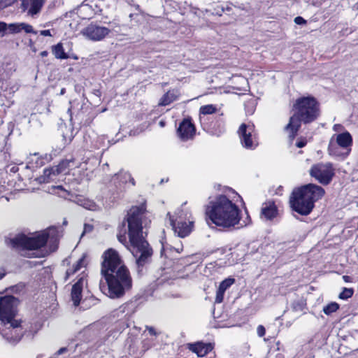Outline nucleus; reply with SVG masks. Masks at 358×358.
I'll use <instances>...</instances> for the list:
<instances>
[{"instance_id":"5","label":"nucleus","mask_w":358,"mask_h":358,"mask_svg":"<svg viewBox=\"0 0 358 358\" xmlns=\"http://www.w3.org/2000/svg\"><path fill=\"white\" fill-rule=\"evenodd\" d=\"M324 189L315 184H308L293 190L289 199L293 210L301 215H308L313 210L315 202L324 194Z\"/></svg>"},{"instance_id":"12","label":"nucleus","mask_w":358,"mask_h":358,"mask_svg":"<svg viewBox=\"0 0 358 358\" xmlns=\"http://www.w3.org/2000/svg\"><path fill=\"white\" fill-rule=\"evenodd\" d=\"M78 167V165L75 164V159L71 157L70 159H65L62 160L57 166L45 169L43 171V181L48 182L52 180L53 176H56L61 173L65 172L66 169Z\"/></svg>"},{"instance_id":"23","label":"nucleus","mask_w":358,"mask_h":358,"mask_svg":"<svg viewBox=\"0 0 358 358\" xmlns=\"http://www.w3.org/2000/svg\"><path fill=\"white\" fill-rule=\"evenodd\" d=\"M177 98L176 92L173 91H169L166 93L161 99L159 105L167 106L171 102L174 101Z\"/></svg>"},{"instance_id":"49","label":"nucleus","mask_w":358,"mask_h":358,"mask_svg":"<svg viewBox=\"0 0 358 358\" xmlns=\"http://www.w3.org/2000/svg\"><path fill=\"white\" fill-rule=\"evenodd\" d=\"M65 92H66V90H65V88H62V89L61 90V91H60L59 94H60V95H63V94H65Z\"/></svg>"},{"instance_id":"18","label":"nucleus","mask_w":358,"mask_h":358,"mask_svg":"<svg viewBox=\"0 0 358 358\" xmlns=\"http://www.w3.org/2000/svg\"><path fill=\"white\" fill-rule=\"evenodd\" d=\"M189 349L195 352L198 357H203L212 350V346L210 343H197L192 344Z\"/></svg>"},{"instance_id":"35","label":"nucleus","mask_w":358,"mask_h":358,"mask_svg":"<svg viewBox=\"0 0 358 358\" xmlns=\"http://www.w3.org/2000/svg\"><path fill=\"white\" fill-rule=\"evenodd\" d=\"M224 292H225L224 291H222L219 288L217 289V292H216V297H215L216 303H220L222 302L223 299H224Z\"/></svg>"},{"instance_id":"21","label":"nucleus","mask_w":358,"mask_h":358,"mask_svg":"<svg viewBox=\"0 0 358 358\" xmlns=\"http://www.w3.org/2000/svg\"><path fill=\"white\" fill-rule=\"evenodd\" d=\"M85 263V256L80 258L76 264L73 265L72 268H69L66 272V277L65 280H67L71 275H73L75 273H76L78 271H79L81 267L84 266Z\"/></svg>"},{"instance_id":"31","label":"nucleus","mask_w":358,"mask_h":358,"mask_svg":"<svg viewBox=\"0 0 358 358\" xmlns=\"http://www.w3.org/2000/svg\"><path fill=\"white\" fill-rule=\"evenodd\" d=\"M8 29L10 34L19 33L21 31L20 23L9 24H8Z\"/></svg>"},{"instance_id":"19","label":"nucleus","mask_w":358,"mask_h":358,"mask_svg":"<svg viewBox=\"0 0 358 358\" xmlns=\"http://www.w3.org/2000/svg\"><path fill=\"white\" fill-rule=\"evenodd\" d=\"M44 3L45 0H31V5L28 13L32 16L38 14L41 11Z\"/></svg>"},{"instance_id":"13","label":"nucleus","mask_w":358,"mask_h":358,"mask_svg":"<svg viewBox=\"0 0 358 358\" xmlns=\"http://www.w3.org/2000/svg\"><path fill=\"white\" fill-rule=\"evenodd\" d=\"M109 32L108 28L94 24H89L82 31V34L86 38L94 41L102 40Z\"/></svg>"},{"instance_id":"16","label":"nucleus","mask_w":358,"mask_h":358,"mask_svg":"<svg viewBox=\"0 0 358 358\" xmlns=\"http://www.w3.org/2000/svg\"><path fill=\"white\" fill-rule=\"evenodd\" d=\"M278 215V209L273 201H268L263 203L262 210H261V215L264 217L266 220H272L275 217Z\"/></svg>"},{"instance_id":"3","label":"nucleus","mask_w":358,"mask_h":358,"mask_svg":"<svg viewBox=\"0 0 358 358\" xmlns=\"http://www.w3.org/2000/svg\"><path fill=\"white\" fill-rule=\"evenodd\" d=\"M206 213L210 220L217 227L231 229L238 225L243 227L250 223V217L245 211L246 217L241 219V210L236 203L224 194L211 199L206 206Z\"/></svg>"},{"instance_id":"34","label":"nucleus","mask_w":358,"mask_h":358,"mask_svg":"<svg viewBox=\"0 0 358 358\" xmlns=\"http://www.w3.org/2000/svg\"><path fill=\"white\" fill-rule=\"evenodd\" d=\"M224 13V11L223 3L217 4L213 8V13H214L217 15L221 16Z\"/></svg>"},{"instance_id":"32","label":"nucleus","mask_w":358,"mask_h":358,"mask_svg":"<svg viewBox=\"0 0 358 358\" xmlns=\"http://www.w3.org/2000/svg\"><path fill=\"white\" fill-rule=\"evenodd\" d=\"M292 308L294 311H302L305 306V303L302 300L294 301L292 303Z\"/></svg>"},{"instance_id":"9","label":"nucleus","mask_w":358,"mask_h":358,"mask_svg":"<svg viewBox=\"0 0 358 358\" xmlns=\"http://www.w3.org/2000/svg\"><path fill=\"white\" fill-rule=\"evenodd\" d=\"M309 173L320 184L327 185L335 176V169L331 162L317 163L311 166Z\"/></svg>"},{"instance_id":"30","label":"nucleus","mask_w":358,"mask_h":358,"mask_svg":"<svg viewBox=\"0 0 358 358\" xmlns=\"http://www.w3.org/2000/svg\"><path fill=\"white\" fill-rule=\"evenodd\" d=\"M234 282V279L233 278H227L223 280L219 285V289L222 291H226L231 285H232Z\"/></svg>"},{"instance_id":"33","label":"nucleus","mask_w":358,"mask_h":358,"mask_svg":"<svg viewBox=\"0 0 358 358\" xmlns=\"http://www.w3.org/2000/svg\"><path fill=\"white\" fill-rule=\"evenodd\" d=\"M20 26H21V30H24L27 34H29V33H32L34 34H37V31H36L34 29L33 27L29 24L22 22V23H20Z\"/></svg>"},{"instance_id":"8","label":"nucleus","mask_w":358,"mask_h":358,"mask_svg":"<svg viewBox=\"0 0 358 358\" xmlns=\"http://www.w3.org/2000/svg\"><path fill=\"white\" fill-rule=\"evenodd\" d=\"M0 324V334L8 343L15 345L21 340L24 330L19 321L13 320Z\"/></svg>"},{"instance_id":"22","label":"nucleus","mask_w":358,"mask_h":358,"mask_svg":"<svg viewBox=\"0 0 358 358\" xmlns=\"http://www.w3.org/2000/svg\"><path fill=\"white\" fill-rule=\"evenodd\" d=\"M8 80H2L0 78V105L6 106V103L3 100V96L8 99Z\"/></svg>"},{"instance_id":"36","label":"nucleus","mask_w":358,"mask_h":358,"mask_svg":"<svg viewBox=\"0 0 358 358\" xmlns=\"http://www.w3.org/2000/svg\"><path fill=\"white\" fill-rule=\"evenodd\" d=\"M224 5V13H227L228 15L231 14V12L233 10V5L231 3L226 2L223 3Z\"/></svg>"},{"instance_id":"37","label":"nucleus","mask_w":358,"mask_h":358,"mask_svg":"<svg viewBox=\"0 0 358 358\" xmlns=\"http://www.w3.org/2000/svg\"><path fill=\"white\" fill-rule=\"evenodd\" d=\"M257 333L259 337H262L265 335L266 329L263 325H259L257 328Z\"/></svg>"},{"instance_id":"43","label":"nucleus","mask_w":358,"mask_h":358,"mask_svg":"<svg viewBox=\"0 0 358 358\" xmlns=\"http://www.w3.org/2000/svg\"><path fill=\"white\" fill-rule=\"evenodd\" d=\"M307 143V141L306 140H301L299 141H297L296 143V147L298 148H303L304 147Z\"/></svg>"},{"instance_id":"14","label":"nucleus","mask_w":358,"mask_h":358,"mask_svg":"<svg viewBox=\"0 0 358 358\" xmlns=\"http://www.w3.org/2000/svg\"><path fill=\"white\" fill-rule=\"evenodd\" d=\"M177 134L181 140H189L192 138L195 134L194 125L189 119H184L179 124Z\"/></svg>"},{"instance_id":"2","label":"nucleus","mask_w":358,"mask_h":358,"mask_svg":"<svg viewBox=\"0 0 358 358\" xmlns=\"http://www.w3.org/2000/svg\"><path fill=\"white\" fill-rule=\"evenodd\" d=\"M145 211V207L142 204L131 207L127 215L129 238V246L127 247L136 257L138 268L148 263L152 255V250L143 234L142 217Z\"/></svg>"},{"instance_id":"15","label":"nucleus","mask_w":358,"mask_h":358,"mask_svg":"<svg viewBox=\"0 0 358 358\" xmlns=\"http://www.w3.org/2000/svg\"><path fill=\"white\" fill-rule=\"evenodd\" d=\"M336 143L341 148L346 150V155H348L351 151L352 144V138L348 131H345L336 135Z\"/></svg>"},{"instance_id":"44","label":"nucleus","mask_w":358,"mask_h":358,"mask_svg":"<svg viewBox=\"0 0 358 358\" xmlns=\"http://www.w3.org/2000/svg\"><path fill=\"white\" fill-rule=\"evenodd\" d=\"M40 34L43 36H52L50 30H42L40 31Z\"/></svg>"},{"instance_id":"41","label":"nucleus","mask_w":358,"mask_h":358,"mask_svg":"<svg viewBox=\"0 0 358 358\" xmlns=\"http://www.w3.org/2000/svg\"><path fill=\"white\" fill-rule=\"evenodd\" d=\"M294 21L296 24H305L306 23V21L300 16L296 17Z\"/></svg>"},{"instance_id":"38","label":"nucleus","mask_w":358,"mask_h":358,"mask_svg":"<svg viewBox=\"0 0 358 358\" xmlns=\"http://www.w3.org/2000/svg\"><path fill=\"white\" fill-rule=\"evenodd\" d=\"M8 29V24L3 22H0V33H1V36H3L5 34V31Z\"/></svg>"},{"instance_id":"7","label":"nucleus","mask_w":358,"mask_h":358,"mask_svg":"<svg viewBox=\"0 0 358 358\" xmlns=\"http://www.w3.org/2000/svg\"><path fill=\"white\" fill-rule=\"evenodd\" d=\"M176 214V219L169 213L167 214V216L169 217L170 224L179 237L185 238L192 230L193 221L189 220L191 214L187 211L184 212L182 209H178Z\"/></svg>"},{"instance_id":"20","label":"nucleus","mask_w":358,"mask_h":358,"mask_svg":"<svg viewBox=\"0 0 358 358\" xmlns=\"http://www.w3.org/2000/svg\"><path fill=\"white\" fill-rule=\"evenodd\" d=\"M52 54L57 59H66L69 58L68 55L64 52L62 43H57L52 47Z\"/></svg>"},{"instance_id":"1","label":"nucleus","mask_w":358,"mask_h":358,"mask_svg":"<svg viewBox=\"0 0 358 358\" xmlns=\"http://www.w3.org/2000/svg\"><path fill=\"white\" fill-rule=\"evenodd\" d=\"M101 273L107 283L106 295L111 299L122 297L132 287V278L117 252L112 248L102 255Z\"/></svg>"},{"instance_id":"27","label":"nucleus","mask_w":358,"mask_h":358,"mask_svg":"<svg viewBox=\"0 0 358 358\" xmlns=\"http://www.w3.org/2000/svg\"><path fill=\"white\" fill-rule=\"evenodd\" d=\"M339 308V305L336 302H331L323 308L324 314L329 315L335 313Z\"/></svg>"},{"instance_id":"26","label":"nucleus","mask_w":358,"mask_h":358,"mask_svg":"<svg viewBox=\"0 0 358 358\" xmlns=\"http://www.w3.org/2000/svg\"><path fill=\"white\" fill-rule=\"evenodd\" d=\"M217 111L216 107L213 104L202 106L199 109L200 115H211Z\"/></svg>"},{"instance_id":"17","label":"nucleus","mask_w":358,"mask_h":358,"mask_svg":"<svg viewBox=\"0 0 358 358\" xmlns=\"http://www.w3.org/2000/svg\"><path fill=\"white\" fill-rule=\"evenodd\" d=\"M83 281V278H80L72 287L71 299L75 306H78L81 300Z\"/></svg>"},{"instance_id":"52","label":"nucleus","mask_w":358,"mask_h":358,"mask_svg":"<svg viewBox=\"0 0 358 358\" xmlns=\"http://www.w3.org/2000/svg\"><path fill=\"white\" fill-rule=\"evenodd\" d=\"M68 113H71V108L68 109ZM70 116L71 117V113H70Z\"/></svg>"},{"instance_id":"39","label":"nucleus","mask_w":358,"mask_h":358,"mask_svg":"<svg viewBox=\"0 0 358 358\" xmlns=\"http://www.w3.org/2000/svg\"><path fill=\"white\" fill-rule=\"evenodd\" d=\"M57 190L64 191V189L61 185L52 186L51 188L49 189V192L51 193V194H56L57 193V192H56Z\"/></svg>"},{"instance_id":"48","label":"nucleus","mask_w":358,"mask_h":358,"mask_svg":"<svg viewBox=\"0 0 358 358\" xmlns=\"http://www.w3.org/2000/svg\"><path fill=\"white\" fill-rule=\"evenodd\" d=\"M48 55V52L47 51H43L41 52V57H46Z\"/></svg>"},{"instance_id":"40","label":"nucleus","mask_w":358,"mask_h":358,"mask_svg":"<svg viewBox=\"0 0 358 358\" xmlns=\"http://www.w3.org/2000/svg\"><path fill=\"white\" fill-rule=\"evenodd\" d=\"M117 239L118 241L123 243V244H126L127 242V236H126V234H125V231L124 232L123 234H117Z\"/></svg>"},{"instance_id":"51","label":"nucleus","mask_w":358,"mask_h":358,"mask_svg":"<svg viewBox=\"0 0 358 358\" xmlns=\"http://www.w3.org/2000/svg\"><path fill=\"white\" fill-rule=\"evenodd\" d=\"M57 245H55L53 247V248H52V249H51V251H52V252L55 251V250L57 249Z\"/></svg>"},{"instance_id":"29","label":"nucleus","mask_w":358,"mask_h":358,"mask_svg":"<svg viewBox=\"0 0 358 358\" xmlns=\"http://www.w3.org/2000/svg\"><path fill=\"white\" fill-rule=\"evenodd\" d=\"M353 293H354V290L352 288L345 287V288H343V290L342 291V292H341L339 294L338 297L341 299L345 300V299L350 298L353 295Z\"/></svg>"},{"instance_id":"6","label":"nucleus","mask_w":358,"mask_h":358,"mask_svg":"<svg viewBox=\"0 0 358 358\" xmlns=\"http://www.w3.org/2000/svg\"><path fill=\"white\" fill-rule=\"evenodd\" d=\"M48 239L52 240L54 243L57 242L58 231L56 228H49L45 231L36 233L32 236L18 234L10 238L8 245L17 249L35 250L45 246Z\"/></svg>"},{"instance_id":"53","label":"nucleus","mask_w":358,"mask_h":358,"mask_svg":"<svg viewBox=\"0 0 358 358\" xmlns=\"http://www.w3.org/2000/svg\"><path fill=\"white\" fill-rule=\"evenodd\" d=\"M159 124H160V125H161V126H164V122H163L162 121H161V122H159Z\"/></svg>"},{"instance_id":"28","label":"nucleus","mask_w":358,"mask_h":358,"mask_svg":"<svg viewBox=\"0 0 358 358\" xmlns=\"http://www.w3.org/2000/svg\"><path fill=\"white\" fill-rule=\"evenodd\" d=\"M80 205L87 210H96L97 208L96 204L93 201L89 199H83L80 200Z\"/></svg>"},{"instance_id":"46","label":"nucleus","mask_w":358,"mask_h":358,"mask_svg":"<svg viewBox=\"0 0 358 358\" xmlns=\"http://www.w3.org/2000/svg\"><path fill=\"white\" fill-rule=\"evenodd\" d=\"M67 351L66 348H61L57 352V355H59Z\"/></svg>"},{"instance_id":"42","label":"nucleus","mask_w":358,"mask_h":358,"mask_svg":"<svg viewBox=\"0 0 358 358\" xmlns=\"http://www.w3.org/2000/svg\"><path fill=\"white\" fill-rule=\"evenodd\" d=\"M92 229H93V226L92 225L89 224H85V225H84V230H83V232L82 235H83L85 233L91 232L92 231Z\"/></svg>"},{"instance_id":"47","label":"nucleus","mask_w":358,"mask_h":358,"mask_svg":"<svg viewBox=\"0 0 358 358\" xmlns=\"http://www.w3.org/2000/svg\"><path fill=\"white\" fill-rule=\"evenodd\" d=\"M343 279L344 280L345 282H348L350 281V277L348 276V275H343Z\"/></svg>"},{"instance_id":"24","label":"nucleus","mask_w":358,"mask_h":358,"mask_svg":"<svg viewBox=\"0 0 358 358\" xmlns=\"http://www.w3.org/2000/svg\"><path fill=\"white\" fill-rule=\"evenodd\" d=\"M116 179H120L122 183H126L127 181H130L132 185H135L134 179L131 177V174L128 172L120 171L119 173L115 176Z\"/></svg>"},{"instance_id":"4","label":"nucleus","mask_w":358,"mask_h":358,"mask_svg":"<svg viewBox=\"0 0 358 358\" xmlns=\"http://www.w3.org/2000/svg\"><path fill=\"white\" fill-rule=\"evenodd\" d=\"M294 114L290 117L285 130L292 141L301 127V123L308 124L315 121L320 115L319 103L312 96L298 99L294 104Z\"/></svg>"},{"instance_id":"10","label":"nucleus","mask_w":358,"mask_h":358,"mask_svg":"<svg viewBox=\"0 0 358 358\" xmlns=\"http://www.w3.org/2000/svg\"><path fill=\"white\" fill-rule=\"evenodd\" d=\"M18 300L13 296L0 298V322L13 320L17 313Z\"/></svg>"},{"instance_id":"54","label":"nucleus","mask_w":358,"mask_h":358,"mask_svg":"<svg viewBox=\"0 0 358 358\" xmlns=\"http://www.w3.org/2000/svg\"><path fill=\"white\" fill-rule=\"evenodd\" d=\"M4 274L0 275V279H1L3 277Z\"/></svg>"},{"instance_id":"50","label":"nucleus","mask_w":358,"mask_h":358,"mask_svg":"<svg viewBox=\"0 0 358 358\" xmlns=\"http://www.w3.org/2000/svg\"><path fill=\"white\" fill-rule=\"evenodd\" d=\"M17 170V168H16L15 166L12 167L10 169V171L13 172H15Z\"/></svg>"},{"instance_id":"25","label":"nucleus","mask_w":358,"mask_h":358,"mask_svg":"<svg viewBox=\"0 0 358 358\" xmlns=\"http://www.w3.org/2000/svg\"><path fill=\"white\" fill-rule=\"evenodd\" d=\"M7 86H8V99L11 98L12 95L18 90L19 85L14 80H7Z\"/></svg>"},{"instance_id":"45","label":"nucleus","mask_w":358,"mask_h":358,"mask_svg":"<svg viewBox=\"0 0 358 358\" xmlns=\"http://www.w3.org/2000/svg\"><path fill=\"white\" fill-rule=\"evenodd\" d=\"M146 329L149 331L150 334L153 335V336L157 335V332L153 327L147 326Z\"/></svg>"},{"instance_id":"11","label":"nucleus","mask_w":358,"mask_h":358,"mask_svg":"<svg viewBox=\"0 0 358 358\" xmlns=\"http://www.w3.org/2000/svg\"><path fill=\"white\" fill-rule=\"evenodd\" d=\"M241 145L246 149L254 150L258 145L253 124H241L238 131Z\"/></svg>"}]
</instances>
